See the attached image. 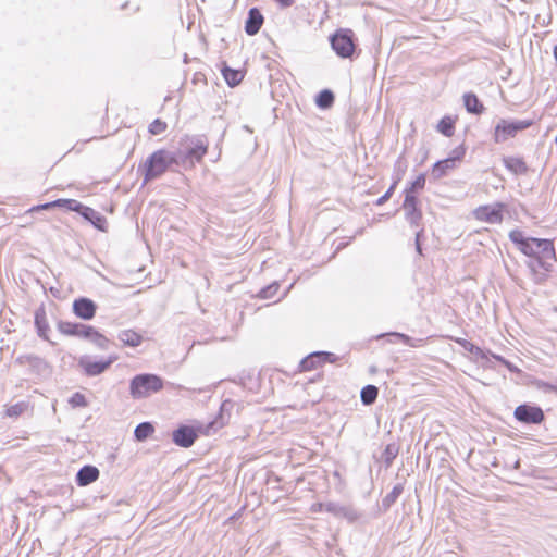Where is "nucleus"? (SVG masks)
Here are the masks:
<instances>
[{
    "instance_id": "obj_29",
    "label": "nucleus",
    "mask_w": 557,
    "mask_h": 557,
    "mask_svg": "<svg viewBox=\"0 0 557 557\" xmlns=\"http://www.w3.org/2000/svg\"><path fill=\"white\" fill-rule=\"evenodd\" d=\"M405 210V218L409 222L411 226H418L421 219H422V212L419 209L418 206L407 207L404 208Z\"/></svg>"
},
{
    "instance_id": "obj_2",
    "label": "nucleus",
    "mask_w": 557,
    "mask_h": 557,
    "mask_svg": "<svg viewBox=\"0 0 557 557\" xmlns=\"http://www.w3.org/2000/svg\"><path fill=\"white\" fill-rule=\"evenodd\" d=\"M164 386L163 379L152 373H141L135 375L129 382V394L134 399L149 397L153 393L160 392Z\"/></svg>"
},
{
    "instance_id": "obj_13",
    "label": "nucleus",
    "mask_w": 557,
    "mask_h": 557,
    "mask_svg": "<svg viewBox=\"0 0 557 557\" xmlns=\"http://www.w3.org/2000/svg\"><path fill=\"white\" fill-rule=\"evenodd\" d=\"M208 151V141L205 136H194L185 147V156L191 160L200 161Z\"/></svg>"
},
{
    "instance_id": "obj_45",
    "label": "nucleus",
    "mask_w": 557,
    "mask_h": 557,
    "mask_svg": "<svg viewBox=\"0 0 557 557\" xmlns=\"http://www.w3.org/2000/svg\"><path fill=\"white\" fill-rule=\"evenodd\" d=\"M24 408L25 405L23 403L12 405L7 409V414L9 417H18L23 412Z\"/></svg>"
},
{
    "instance_id": "obj_18",
    "label": "nucleus",
    "mask_w": 557,
    "mask_h": 557,
    "mask_svg": "<svg viewBox=\"0 0 557 557\" xmlns=\"http://www.w3.org/2000/svg\"><path fill=\"white\" fill-rule=\"evenodd\" d=\"M503 164L515 175H523L529 170L525 161L520 157H504Z\"/></svg>"
},
{
    "instance_id": "obj_43",
    "label": "nucleus",
    "mask_w": 557,
    "mask_h": 557,
    "mask_svg": "<svg viewBox=\"0 0 557 557\" xmlns=\"http://www.w3.org/2000/svg\"><path fill=\"white\" fill-rule=\"evenodd\" d=\"M343 506L337 503H326L324 504V510L332 513L335 517H341Z\"/></svg>"
},
{
    "instance_id": "obj_46",
    "label": "nucleus",
    "mask_w": 557,
    "mask_h": 557,
    "mask_svg": "<svg viewBox=\"0 0 557 557\" xmlns=\"http://www.w3.org/2000/svg\"><path fill=\"white\" fill-rule=\"evenodd\" d=\"M418 206V199L413 193L405 191L403 208Z\"/></svg>"
},
{
    "instance_id": "obj_34",
    "label": "nucleus",
    "mask_w": 557,
    "mask_h": 557,
    "mask_svg": "<svg viewBox=\"0 0 557 557\" xmlns=\"http://www.w3.org/2000/svg\"><path fill=\"white\" fill-rule=\"evenodd\" d=\"M280 288V285L277 282H273L269 284L268 286L260 289L258 293V296L262 299H271L274 297V295L277 293Z\"/></svg>"
},
{
    "instance_id": "obj_35",
    "label": "nucleus",
    "mask_w": 557,
    "mask_h": 557,
    "mask_svg": "<svg viewBox=\"0 0 557 557\" xmlns=\"http://www.w3.org/2000/svg\"><path fill=\"white\" fill-rule=\"evenodd\" d=\"M166 123L160 119L153 120L148 127V131L151 135H160L166 131Z\"/></svg>"
},
{
    "instance_id": "obj_44",
    "label": "nucleus",
    "mask_w": 557,
    "mask_h": 557,
    "mask_svg": "<svg viewBox=\"0 0 557 557\" xmlns=\"http://www.w3.org/2000/svg\"><path fill=\"white\" fill-rule=\"evenodd\" d=\"M397 185V181H394V183L389 186V188L376 200V206L384 205L393 195L394 189Z\"/></svg>"
},
{
    "instance_id": "obj_8",
    "label": "nucleus",
    "mask_w": 557,
    "mask_h": 557,
    "mask_svg": "<svg viewBox=\"0 0 557 557\" xmlns=\"http://www.w3.org/2000/svg\"><path fill=\"white\" fill-rule=\"evenodd\" d=\"M338 360V357L333 352L329 351H313L301 359L299 362L300 371H311L318 369L322 364L329 362L334 363Z\"/></svg>"
},
{
    "instance_id": "obj_28",
    "label": "nucleus",
    "mask_w": 557,
    "mask_h": 557,
    "mask_svg": "<svg viewBox=\"0 0 557 557\" xmlns=\"http://www.w3.org/2000/svg\"><path fill=\"white\" fill-rule=\"evenodd\" d=\"M334 94L330 89H323L321 90L317 98L315 103L320 109H329L334 103Z\"/></svg>"
},
{
    "instance_id": "obj_14",
    "label": "nucleus",
    "mask_w": 557,
    "mask_h": 557,
    "mask_svg": "<svg viewBox=\"0 0 557 557\" xmlns=\"http://www.w3.org/2000/svg\"><path fill=\"white\" fill-rule=\"evenodd\" d=\"M264 18L260 10L258 8H251L248 11V17L245 22L246 34L250 36L256 35L260 30Z\"/></svg>"
},
{
    "instance_id": "obj_49",
    "label": "nucleus",
    "mask_w": 557,
    "mask_h": 557,
    "mask_svg": "<svg viewBox=\"0 0 557 557\" xmlns=\"http://www.w3.org/2000/svg\"><path fill=\"white\" fill-rule=\"evenodd\" d=\"M57 203H58L57 200L50 201V202H46V203L33 207L29 211L34 212V211H40V210H49L51 208H54Z\"/></svg>"
},
{
    "instance_id": "obj_26",
    "label": "nucleus",
    "mask_w": 557,
    "mask_h": 557,
    "mask_svg": "<svg viewBox=\"0 0 557 557\" xmlns=\"http://www.w3.org/2000/svg\"><path fill=\"white\" fill-rule=\"evenodd\" d=\"M436 129L446 137L453 136L455 132V120L449 115L443 116L440 120Z\"/></svg>"
},
{
    "instance_id": "obj_9",
    "label": "nucleus",
    "mask_w": 557,
    "mask_h": 557,
    "mask_svg": "<svg viewBox=\"0 0 557 557\" xmlns=\"http://www.w3.org/2000/svg\"><path fill=\"white\" fill-rule=\"evenodd\" d=\"M116 359V356H110L107 360H91L88 356H82L78 366L87 376H97L108 370Z\"/></svg>"
},
{
    "instance_id": "obj_3",
    "label": "nucleus",
    "mask_w": 557,
    "mask_h": 557,
    "mask_svg": "<svg viewBox=\"0 0 557 557\" xmlns=\"http://www.w3.org/2000/svg\"><path fill=\"white\" fill-rule=\"evenodd\" d=\"M333 51L342 59H351L356 51L355 34L349 28H339L330 36Z\"/></svg>"
},
{
    "instance_id": "obj_50",
    "label": "nucleus",
    "mask_w": 557,
    "mask_h": 557,
    "mask_svg": "<svg viewBox=\"0 0 557 557\" xmlns=\"http://www.w3.org/2000/svg\"><path fill=\"white\" fill-rule=\"evenodd\" d=\"M422 236H423V230H420L416 233V250L421 256H422V246H421Z\"/></svg>"
},
{
    "instance_id": "obj_15",
    "label": "nucleus",
    "mask_w": 557,
    "mask_h": 557,
    "mask_svg": "<svg viewBox=\"0 0 557 557\" xmlns=\"http://www.w3.org/2000/svg\"><path fill=\"white\" fill-rule=\"evenodd\" d=\"M77 213L81 214L86 221L90 222L97 230L106 231L107 220L95 209L83 205Z\"/></svg>"
},
{
    "instance_id": "obj_10",
    "label": "nucleus",
    "mask_w": 557,
    "mask_h": 557,
    "mask_svg": "<svg viewBox=\"0 0 557 557\" xmlns=\"http://www.w3.org/2000/svg\"><path fill=\"white\" fill-rule=\"evenodd\" d=\"M57 327L63 335L75 336L84 339H87L90 336L94 329L91 325L69 321H59Z\"/></svg>"
},
{
    "instance_id": "obj_23",
    "label": "nucleus",
    "mask_w": 557,
    "mask_h": 557,
    "mask_svg": "<svg viewBox=\"0 0 557 557\" xmlns=\"http://www.w3.org/2000/svg\"><path fill=\"white\" fill-rule=\"evenodd\" d=\"M222 75L230 87L237 86L244 78V73L240 70H234L227 65L222 67Z\"/></svg>"
},
{
    "instance_id": "obj_37",
    "label": "nucleus",
    "mask_w": 557,
    "mask_h": 557,
    "mask_svg": "<svg viewBox=\"0 0 557 557\" xmlns=\"http://www.w3.org/2000/svg\"><path fill=\"white\" fill-rule=\"evenodd\" d=\"M509 239L520 249L529 237H524L520 230H512L509 233Z\"/></svg>"
},
{
    "instance_id": "obj_20",
    "label": "nucleus",
    "mask_w": 557,
    "mask_h": 557,
    "mask_svg": "<svg viewBox=\"0 0 557 557\" xmlns=\"http://www.w3.org/2000/svg\"><path fill=\"white\" fill-rule=\"evenodd\" d=\"M457 166L458 165L455 164L454 161H451L448 157L443 160H438L433 164L432 176L435 180H438L447 175L449 171L455 170Z\"/></svg>"
},
{
    "instance_id": "obj_32",
    "label": "nucleus",
    "mask_w": 557,
    "mask_h": 557,
    "mask_svg": "<svg viewBox=\"0 0 557 557\" xmlns=\"http://www.w3.org/2000/svg\"><path fill=\"white\" fill-rule=\"evenodd\" d=\"M392 336V337H395V338H398L399 341H401L405 345H408L410 347H418L419 344L421 342V339H414L406 334H403V333H398V332H391V333H387V334H381L379 335L377 337L381 338L383 336Z\"/></svg>"
},
{
    "instance_id": "obj_22",
    "label": "nucleus",
    "mask_w": 557,
    "mask_h": 557,
    "mask_svg": "<svg viewBox=\"0 0 557 557\" xmlns=\"http://www.w3.org/2000/svg\"><path fill=\"white\" fill-rule=\"evenodd\" d=\"M117 338L128 347H137L143 342V336L133 330H123L119 333Z\"/></svg>"
},
{
    "instance_id": "obj_11",
    "label": "nucleus",
    "mask_w": 557,
    "mask_h": 557,
    "mask_svg": "<svg viewBox=\"0 0 557 557\" xmlns=\"http://www.w3.org/2000/svg\"><path fill=\"white\" fill-rule=\"evenodd\" d=\"M197 437V431L193 426L186 424L180 425L172 432V441L175 445L183 448L193 446Z\"/></svg>"
},
{
    "instance_id": "obj_33",
    "label": "nucleus",
    "mask_w": 557,
    "mask_h": 557,
    "mask_svg": "<svg viewBox=\"0 0 557 557\" xmlns=\"http://www.w3.org/2000/svg\"><path fill=\"white\" fill-rule=\"evenodd\" d=\"M58 203L55 207L66 208L69 211L78 212L83 206L79 201L75 199H57Z\"/></svg>"
},
{
    "instance_id": "obj_1",
    "label": "nucleus",
    "mask_w": 557,
    "mask_h": 557,
    "mask_svg": "<svg viewBox=\"0 0 557 557\" xmlns=\"http://www.w3.org/2000/svg\"><path fill=\"white\" fill-rule=\"evenodd\" d=\"M177 163V154L165 149L152 152L138 171L143 173L144 183L153 181L163 175L172 164Z\"/></svg>"
},
{
    "instance_id": "obj_17",
    "label": "nucleus",
    "mask_w": 557,
    "mask_h": 557,
    "mask_svg": "<svg viewBox=\"0 0 557 557\" xmlns=\"http://www.w3.org/2000/svg\"><path fill=\"white\" fill-rule=\"evenodd\" d=\"M34 323L37 331V335L45 341H49L48 333L50 331V327L44 306L36 309Z\"/></svg>"
},
{
    "instance_id": "obj_53",
    "label": "nucleus",
    "mask_w": 557,
    "mask_h": 557,
    "mask_svg": "<svg viewBox=\"0 0 557 557\" xmlns=\"http://www.w3.org/2000/svg\"><path fill=\"white\" fill-rule=\"evenodd\" d=\"M28 360H29V362H30V363H34V364H35V363L37 364V363H41V362H42V359H41V358H39V357H37V356H29V357H28Z\"/></svg>"
},
{
    "instance_id": "obj_5",
    "label": "nucleus",
    "mask_w": 557,
    "mask_h": 557,
    "mask_svg": "<svg viewBox=\"0 0 557 557\" xmlns=\"http://www.w3.org/2000/svg\"><path fill=\"white\" fill-rule=\"evenodd\" d=\"M519 250L531 258L542 253L553 261L557 259L553 239L529 237Z\"/></svg>"
},
{
    "instance_id": "obj_41",
    "label": "nucleus",
    "mask_w": 557,
    "mask_h": 557,
    "mask_svg": "<svg viewBox=\"0 0 557 557\" xmlns=\"http://www.w3.org/2000/svg\"><path fill=\"white\" fill-rule=\"evenodd\" d=\"M471 355H473L474 359L476 361H487L488 360V355H491L490 351H484L482 348H480L479 346L475 345V347L473 348V350H471L470 352Z\"/></svg>"
},
{
    "instance_id": "obj_36",
    "label": "nucleus",
    "mask_w": 557,
    "mask_h": 557,
    "mask_svg": "<svg viewBox=\"0 0 557 557\" xmlns=\"http://www.w3.org/2000/svg\"><path fill=\"white\" fill-rule=\"evenodd\" d=\"M425 185V175L419 174L413 182L410 183V186H408L405 191L413 193L421 190L424 188Z\"/></svg>"
},
{
    "instance_id": "obj_39",
    "label": "nucleus",
    "mask_w": 557,
    "mask_h": 557,
    "mask_svg": "<svg viewBox=\"0 0 557 557\" xmlns=\"http://www.w3.org/2000/svg\"><path fill=\"white\" fill-rule=\"evenodd\" d=\"M466 154V148L463 145H460L451 150L448 158L454 161L455 164L458 165V163L463 159Z\"/></svg>"
},
{
    "instance_id": "obj_4",
    "label": "nucleus",
    "mask_w": 557,
    "mask_h": 557,
    "mask_svg": "<svg viewBox=\"0 0 557 557\" xmlns=\"http://www.w3.org/2000/svg\"><path fill=\"white\" fill-rule=\"evenodd\" d=\"M532 125L531 120H506L500 119L494 128L495 143H505L513 138L519 132L529 128Z\"/></svg>"
},
{
    "instance_id": "obj_25",
    "label": "nucleus",
    "mask_w": 557,
    "mask_h": 557,
    "mask_svg": "<svg viewBox=\"0 0 557 557\" xmlns=\"http://www.w3.org/2000/svg\"><path fill=\"white\" fill-rule=\"evenodd\" d=\"M379 395V388L375 385H366L360 392V398L363 405L370 406L375 403Z\"/></svg>"
},
{
    "instance_id": "obj_56",
    "label": "nucleus",
    "mask_w": 557,
    "mask_h": 557,
    "mask_svg": "<svg viewBox=\"0 0 557 557\" xmlns=\"http://www.w3.org/2000/svg\"><path fill=\"white\" fill-rule=\"evenodd\" d=\"M554 55H555V59H556V61H557V45H556V46H555V48H554Z\"/></svg>"
},
{
    "instance_id": "obj_47",
    "label": "nucleus",
    "mask_w": 557,
    "mask_h": 557,
    "mask_svg": "<svg viewBox=\"0 0 557 557\" xmlns=\"http://www.w3.org/2000/svg\"><path fill=\"white\" fill-rule=\"evenodd\" d=\"M491 356L494 359H496L498 362L503 363L509 371H511V372H518L519 371L516 366H513L510 361H508L504 357H502L499 355H495V354H491Z\"/></svg>"
},
{
    "instance_id": "obj_57",
    "label": "nucleus",
    "mask_w": 557,
    "mask_h": 557,
    "mask_svg": "<svg viewBox=\"0 0 557 557\" xmlns=\"http://www.w3.org/2000/svg\"><path fill=\"white\" fill-rule=\"evenodd\" d=\"M555 144L557 145V136L555 137Z\"/></svg>"
},
{
    "instance_id": "obj_51",
    "label": "nucleus",
    "mask_w": 557,
    "mask_h": 557,
    "mask_svg": "<svg viewBox=\"0 0 557 557\" xmlns=\"http://www.w3.org/2000/svg\"><path fill=\"white\" fill-rule=\"evenodd\" d=\"M540 387L544 391V392H557V386L554 385V384H550V383H546V382H543Z\"/></svg>"
},
{
    "instance_id": "obj_24",
    "label": "nucleus",
    "mask_w": 557,
    "mask_h": 557,
    "mask_svg": "<svg viewBox=\"0 0 557 557\" xmlns=\"http://www.w3.org/2000/svg\"><path fill=\"white\" fill-rule=\"evenodd\" d=\"M404 492V484L397 483L393 490L382 499V508L388 510Z\"/></svg>"
},
{
    "instance_id": "obj_48",
    "label": "nucleus",
    "mask_w": 557,
    "mask_h": 557,
    "mask_svg": "<svg viewBox=\"0 0 557 557\" xmlns=\"http://www.w3.org/2000/svg\"><path fill=\"white\" fill-rule=\"evenodd\" d=\"M456 343L468 352H471V350H473V348L475 347V345L473 343H471L465 338H457Z\"/></svg>"
},
{
    "instance_id": "obj_21",
    "label": "nucleus",
    "mask_w": 557,
    "mask_h": 557,
    "mask_svg": "<svg viewBox=\"0 0 557 557\" xmlns=\"http://www.w3.org/2000/svg\"><path fill=\"white\" fill-rule=\"evenodd\" d=\"M533 260L529 261L527 263L528 268L535 273L537 269H542L545 272H552L553 271V260L545 257L542 253H537L536 256L532 257Z\"/></svg>"
},
{
    "instance_id": "obj_31",
    "label": "nucleus",
    "mask_w": 557,
    "mask_h": 557,
    "mask_svg": "<svg viewBox=\"0 0 557 557\" xmlns=\"http://www.w3.org/2000/svg\"><path fill=\"white\" fill-rule=\"evenodd\" d=\"M87 339L94 343L99 349L107 350L109 348L110 341L95 327Z\"/></svg>"
},
{
    "instance_id": "obj_54",
    "label": "nucleus",
    "mask_w": 557,
    "mask_h": 557,
    "mask_svg": "<svg viewBox=\"0 0 557 557\" xmlns=\"http://www.w3.org/2000/svg\"><path fill=\"white\" fill-rule=\"evenodd\" d=\"M214 424H215V422H211V423H209V424L207 425V428H206V434H207V435H209V434H210V431H211L212 429H214Z\"/></svg>"
},
{
    "instance_id": "obj_19",
    "label": "nucleus",
    "mask_w": 557,
    "mask_h": 557,
    "mask_svg": "<svg viewBox=\"0 0 557 557\" xmlns=\"http://www.w3.org/2000/svg\"><path fill=\"white\" fill-rule=\"evenodd\" d=\"M463 106L467 112L472 114H482L485 110L482 102L479 100L478 96L473 92H466L463 95Z\"/></svg>"
},
{
    "instance_id": "obj_16",
    "label": "nucleus",
    "mask_w": 557,
    "mask_h": 557,
    "mask_svg": "<svg viewBox=\"0 0 557 557\" xmlns=\"http://www.w3.org/2000/svg\"><path fill=\"white\" fill-rule=\"evenodd\" d=\"M99 470L95 466L86 465L82 467L76 473V484L78 486H87L99 478Z\"/></svg>"
},
{
    "instance_id": "obj_38",
    "label": "nucleus",
    "mask_w": 557,
    "mask_h": 557,
    "mask_svg": "<svg viewBox=\"0 0 557 557\" xmlns=\"http://www.w3.org/2000/svg\"><path fill=\"white\" fill-rule=\"evenodd\" d=\"M69 404L72 406V407H86L88 405L87 400H86V397L79 393V392H76L74 393L70 399H69Z\"/></svg>"
},
{
    "instance_id": "obj_27",
    "label": "nucleus",
    "mask_w": 557,
    "mask_h": 557,
    "mask_svg": "<svg viewBox=\"0 0 557 557\" xmlns=\"http://www.w3.org/2000/svg\"><path fill=\"white\" fill-rule=\"evenodd\" d=\"M399 453V446L396 443H389L386 445L382 453V459L385 468H389Z\"/></svg>"
},
{
    "instance_id": "obj_42",
    "label": "nucleus",
    "mask_w": 557,
    "mask_h": 557,
    "mask_svg": "<svg viewBox=\"0 0 557 557\" xmlns=\"http://www.w3.org/2000/svg\"><path fill=\"white\" fill-rule=\"evenodd\" d=\"M341 517L346 518L347 520L352 522L358 519L359 515L357 513V511L354 508L348 507V506H343Z\"/></svg>"
},
{
    "instance_id": "obj_40",
    "label": "nucleus",
    "mask_w": 557,
    "mask_h": 557,
    "mask_svg": "<svg viewBox=\"0 0 557 557\" xmlns=\"http://www.w3.org/2000/svg\"><path fill=\"white\" fill-rule=\"evenodd\" d=\"M394 169L396 173L395 181L398 183L407 169V163L401 156L396 160Z\"/></svg>"
},
{
    "instance_id": "obj_52",
    "label": "nucleus",
    "mask_w": 557,
    "mask_h": 557,
    "mask_svg": "<svg viewBox=\"0 0 557 557\" xmlns=\"http://www.w3.org/2000/svg\"><path fill=\"white\" fill-rule=\"evenodd\" d=\"M322 510H324V504H322V503L313 504L311 506V511L312 512H318V511H322Z\"/></svg>"
},
{
    "instance_id": "obj_55",
    "label": "nucleus",
    "mask_w": 557,
    "mask_h": 557,
    "mask_svg": "<svg viewBox=\"0 0 557 557\" xmlns=\"http://www.w3.org/2000/svg\"><path fill=\"white\" fill-rule=\"evenodd\" d=\"M513 468L515 469H519L520 468V460H517L513 465Z\"/></svg>"
},
{
    "instance_id": "obj_30",
    "label": "nucleus",
    "mask_w": 557,
    "mask_h": 557,
    "mask_svg": "<svg viewBox=\"0 0 557 557\" xmlns=\"http://www.w3.org/2000/svg\"><path fill=\"white\" fill-rule=\"evenodd\" d=\"M154 429L150 422L139 423L134 431L137 441H144L153 433Z\"/></svg>"
},
{
    "instance_id": "obj_12",
    "label": "nucleus",
    "mask_w": 557,
    "mask_h": 557,
    "mask_svg": "<svg viewBox=\"0 0 557 557\" xmlns=\"http://www.w3.org/2000/svg\"><path fill=\"white\" fill-rule=\"evenodd\" d=\"M74 314L85 321L91 320L97 312V305L87 297H79L72 305Z\"/></svg>"
},
{
    "instance_id": "obj_7",
    "label": "nucleus",
    "mask_w": 557,
    "mask_h": 557,
    "mask_svg": "<svg viewBox=\"0 0 557 557\" xmlns=\"http://www.w3.org/2000/svg\"><path fill=\"white\" fill-rule=\"evenodd\" d=\"M513 417L524 424H540L544 421L545 414L540 406L521 404L516 407Z\"/></svg>"
},
{
    "instance_id": "obj_6",
    "label": "nucleus",
    "mask_w": 557,
    "mask_h": 557,
    "mask_svg": "<svg viewBox=\"0 0 557 557\" xmlns=\"http://www.w3.org/2000/svg\"><path fill=\"white\" fill-rule=\"evenodd\" d=\"M507 205L504 202H494L478 207L473 211V215L478 221L488 224H500L504 220V211Z\"/></svg>"
}]
</instances>
